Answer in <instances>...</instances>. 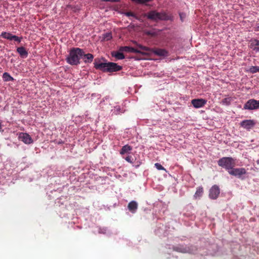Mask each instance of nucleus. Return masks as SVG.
<instances>
[{
	"label": "nucleus",
	"mask_w": 259,
	"mask_h": 259,
	"mask_svg": "<svg viewBox=\"0 0 259 259\" xmlns=\"http://www.w3.org/2000/svg\"><path fill=\"white\" fill-rule=\"evenodd\" d=\"M173 249L175 251L182 253H186L187 252L186 248H184L182 246H176L174 247Z\"/></svg>",
	"instance_id": "obj_24"
},
{
	"label": "nucleus",
	"mask_w": 259,
	"mask_h": 259,
	"mask_svg": "<svg viewBox=\"0 0 259 259\" xmlns=\"http://www.w3.org/2000/svg\"><path fill=\"white\" fill-rule=\"evenodd\" d=\"M84 55V51L79 48H73L70 49L66 62L71 65H77L80 64V60Z\"/></svg>",
	"instance_id": "obj_1"
},
{
	"label": "nucleus",
	"mask_w": 259,
	"mask_h": 259,
	"mask_svg": "<svg viewBox=\"0 0 259 259\" xmlns=\"http://www.w3.org/2000/svg\"><path fill=\"white\" fill-rule=\"evenodd\" d=\"M22 39V37H18L15 35H14V36L12 37V40H14L15 41L18 42V43H20Z\"/></svg>",
	"instance_id": "obj_27"
},
{
	"label": "nucleus",
	"mask_w": 259,
	"mask_h": 259,
	"mask_svg": "<svg viewBox=\"0 0 259 259\" xmlns=\"http://www.w3.org/2000/svg\"><path fill=\"white\" fill-rule=\"evenodd\" d=\"M154 165H155V167L158 170H165V169L164 168V167L163 166H162L160 163H155Z\"/></svg>",
	"instance_id": "obj_28"
},
{
	"label": "nucleus",
	"mask_w": 259,
	"mask_h": 259,
	"mask_svg": "<svg viewBox=\"0 0 259 259\" xmlns=\"http://www.w3.org/2000/svg\"><path fill=\"white\" fill-rule=\"evenodd\" d=\"M232 99L231 97L225 98L222 100V104L224 105L228 106L230 105Z\"/></svg>",
	"instance_id": "obj_23"
},
{
	"label": "nucleus",
	"mask_w": 259,
	"mask_h": 259,
	"mask_svg": "<svg viewBox=\"0 0 259 259\" xmlns=\"http://www.w3.org/2000/svg\"><path fill=\"white\" fill-rule=\"evenodd\" d=\"M207 101L203 99H195L191 101V103L195 108H199L203 107Z\"/></svg>",
	"instance_id": "obj_12"
},
{
	"label": "nucleus",
	"mask_w": 259,
	"mask_h": 259,
	"mask_svg": "<svg viewBox=\"0 0 259 259\" xmlns=\"http://www.w3.org/2000/svg\"><path fill=\"white\" fill-rule=\"evenodd\" d=\"M18 138L26 144H30L33 142V140L30 136L27 133H20L18 136Z\"/></svg>",
	"instance_id": "obj_9"
},
{
	"label": "nucleus",
	"mask_w": 259,
	"mask_h": 259,
	"mask_svg": "<svg viewBox=\"0 0 259 259\" xmlns=\"http://www.w3.org/2000/svg\"><path fill=\"white\" fill-rule=\"evenodd\" d=\"M249 72L251 73H255L259 72V66H251L249 70Z\"/></svg>",
	"instance_id": "obj_25"
},
{
	"label": "nucleus",
	"mask_w": 259,
	"mask_h": 259,
	"mask_svg": "<svg viewBox=\"0 0 259 259\" xmlns=\"http://www.w3.org/2000/svg\"><path fill=\"white\" fill-rule=\"evenodd\" d=\"M146 34L149 35L154 36V35H155V33L153 32H152V31H148L146 32Z\"/></svg>",
	"instance_id": "obj_31"
},
{
	"label": "nucleus",
	"mask_w": 259,
	"mask_h": 259,
	"mask_svg": "<svg viewBox=\"0 0 259 259\" xmlns=\"http://www.w3.org/2000/svg\"><path fill=\"white\" fill-rule=\"evenodd\" d=\"M259 108V101L250 99L244 104L243 109L245 110H255Z\"/></svg>",
	"instance_id": "obj_5"
},
{
	"label": "nucleus",
	"mask_w": 259,
	"mask_h": 259,
	"mask_svg": "<svg viewBox=\"0 0 259 259\" xmlns=\"http://www.w3.org/2000/svg\"><path fill=\"white\" fill-rule=\"evenodd\" d=\"M255 124V122L253 120L247 119L244 120L240 122V125L244 128L250 131Z\"/></svg>",
	"instance_id": "obj_10"
},
{
	"label": "nucleus",
	"mask_w": 259,
	"mask_h": 259,
	"mask_svg": "<svg viewBox=\"0 0 259 259\" xmlns=\"http://www.w3.org/2000/svg\"><path fill=\"white\" fill-rule=\"evenodd\" d=\"M14 35L12 33L7 32H3L0 35L2 37L10 40H12V37Z\"/></svg>",
	"instance_id": "obj_19"
},
{
	"label": "nucleus",
	"mask_w": 259,
	"mask_h": 259,
	"mask_svg": "<svg viewBox=\"0 0 259 259\" xmlns=\"http://www.w3.org/2000/svg\"><path fill=\"white\" fill-rule=\"evenodd\" d=\"M112 38V36L111 33H106L104 34L103 38L105 40H109Z\"/></svg>",
	"instance_id": "obj_26"
},
{
	"label": "nucleus",
	"mask_w": 259,
	"mask_h": 259,
	"mask_svg": "<svg viewBox=\"0 0 259 259\" xmlns=\"http://www.w3.org/2000/svg\"><path fill=\"white\" fill-rule=\"evenodd\" d=\"M138 203L135 201H131L127 205V207L128 210L132 212V213H135L138 209Z\"/></svg>",
	"instance_id": "obj_15"
},
{
	"label": "nucleus",
	"mask_w": 259,
	"mask_h": 259,
	"mask_svg": "<svg viewBox=\"0 0 259 259\" xmlns=\"http://www.w3.org/2000/svg\"><path fill=\"white\" fill-rule=\"evenodd\" d=\"M254 31H259V23H256L254 27Z\"/></svg>",
	"instance_id": "obj_32"
},
{
	"label": "nucleus",
	"mask_w": 259,
	"mask_h": 259,
	"mask_svg": "<svg viewBox=\"0 0 259 259\" xmlns=\"http://www.w3.org/2000/svg\"><path fill=\"white\" fill-rule=\"evenodd\" d=\"M121 69L122 67L121 66L118 65L115 63H108L107 72H111L117 71L120 70Z\"/></svg>",
	"instance_id": "obj_14"
},
{
	"label": "nucleus",
	"mask_w": 259,
	"mask_h": 259,
	"mask_svg": "<svg viewBox=\"0 0 259 259\" xmlns=\"http://www.w3.org/2000/svg\"><path fill=\"white\" fill-rule=\"evenodd\" d=\"M203 193V189L202 187H199L197 189V190L195 193L194 196L197 197H200L202 195Z\"/></svg>",
	"instance_id": "obj_22"
},
{
	"label": "nucleus",
	"mask_w": 259,
	"mask_h": 259,
	"mask_svg": "<svg viewBox=\"0 0 259 259\" xmlns=\"http://www.w3.org/2000/svg\"><path fill=\"white\" fill-rule=\"evenodd\" d=\"M122 52H112L111 55L112 57H115L116 59L122 60L124 58V56L122 53Z\"/></svg>",
	"instance_id": "obj_18"
},
{
	"label": "nucleus",
	"mask_w": 259,
	"mask_h": 259,
	"mask_svg": "<svg viewBox=\"0 0 259 259\" xmlns=\"http://www.w3.org/2000/svg\"><path fill=\"white\" fill-rule=\"evenodd\" d=\"M94 67L96 69L103 72H107L108 63L101 62L99 59H96L94 61Z\"/></svg>",
	"instance_id": "obj_7"
},
{
	"label": "nucleus",
	"mask_w": 259,
	"mask_h": 259,
	"mask_svg": "<svg viewBox=\"0 0 259 259\" xmlns=\"http://www.w3.org/2000/svg\"><path fill=\"white\" fill-rule=\"evenodd\" d=\"M82 58L83 59V61L85 63H90L93 60L94 56L92 54H85L84 52V55H82Z\"/></svg>",
	"instance_id": "obj_17"
},
{
	"label": "nucleus",
	"mask_w": 259,
	"mask_h": 259,
	"mask_svg": "<svg viewBox=\"0 0 259 259\" xmlns=\"http://www.w3.org/2000/svg\"><path fill=\"white\" fill-rule=\"evenodd\" d=\"M220 193V190L217 185H213L209 190V196L212 199H216Z\"/></svg>",
	"instance_id": "obj_8"
},
{
	"label": "nucleus",
	"mask_w": 259,
	"mask_h": 259,
	"mask_svg": "<svg viewBox=\"0 0 259 259\" xmlns=\"http://www.w3.org/2000/svg\"><path fill=\"white\" fill-rule=\"evenodd\" d=\"M3 78L5 81H14V79L8 72H5L3 74Z\"/></svg>",
	"instance_id": "obj_20"
},
{
	"label": "nucleus",
	"mask_w": 259,
	"mask_h": 259,
	"mask_svg": "<svg viewBox=\"0 0 259 259\" xmlns=\"http://www.w3.org/2000/svg\"><path fill=\"white\" fill-rule=\"evenodd\" d=\"M180 17L182 21H183V19L185 18V16L183 13H180Z\"/></svg>",
	"instance_id": "obj_33"
},
{
	"label": "nucleus",
	"mask_w": 259,
	"mask_h": 259,
	"mask_svg": "<svg viewBox=\"0 0 259 259\" xmlns=\"http://www.w3.org/2000/svg\"><path fill=\"white\" fill-rule=\"evenodd\" d=\"M125 159L128 162L131 163H133V158L132 157V156H127Z\"/></svg>",
	"instance_id": "obj_30"
},
{
	"label": "nucleus",
	"mask_w": 259,
	"mask_h": 259,
	"mask_svg": "<svg viewBox=\"0 0 259 259\" xmlns=\"http://www.w3.org/2000/svg\"><path fill=\"white\" fill-rule=\"evenodd\" d=\"M246 170L244 168H234L233 167L229 171V174L231 175L240 178L242 175L246 174Z\"/></svg>",
	"instance_id": "obj_6"
},
{
	"label": "nucleus",
	"mask_w": 259,
	"mask_h": 259,
	"mask_svg": "<svg viewBox=\"0 0 259 259\" xmlns=\"http://www.w3.org/2000/svg\"><path fill=\"white\" fill-rule=\"evenodd\" d=\"M17 52L22 58H26L28 56V53L25 48L23 47L17 48Z\"/></svg>",
	"instance_id": "obj_16"
},
{
	"label": "nucleus",
	"mask_w": 259,
	"mask_h": 259,
	"mask_svg": "<svg viewBox=\"0 0 259 259\" xmlns=\"http://www.w3.org/2000/svg\"><path fill=\"white\" fill-rule=\"evenodd\" d=\"M249 47L255 53H259V40L254 38L249 41Z\"/></svg>",
	"instance_id": "obj_13"
},
{
	"label": "nucleus",
	"mask_w": 259,
	"mask_h": 259,
	"mask_svg": "<svg viewBox=\"0 0 259 259\" xmlns=\"http://www.w3.org/2000/svg\"><path fill=\"white\" fill-rule=\"evenodd\" d=\"M137 46L141 50L145 51L147 53L146 55H149L151 53H153L155 55L160 57H166L168 55V52L165 49H150L148 47L143 46L141 45H138Z\"/></svg>",
	"instance_id": "obj_2"
},
{
	"label": "nucleus",
	"mask_w": 259,
	"mask_h": 259,
	"mask_svg": "<svg viewBox=\"0 0 259 259\" xmlns=\"http://www.w3.org/2000/svg\"><path fill=\"white\" fill-rule=\"evenodd\" d=\"M218 165L225 168L229 172L235 165V160L232 157H224L218 161Z\"/></svg>",
	"instance_id": "obj_3"
},
{
	"label": "nucleus",
	"mask_w": 259,
	"mask_h": 259,
	"mask_svg": "<svg viewBox=\"0 0 259 259\" xmlns=\"http://www.w3.org/2000/svg\"><path fill=\"white\" fill-rule=\"evenodd\" d=\"M2 131V123L1 122H0V132Z\"/></svg>",
	"instance_id": "obj_35"
},
{
	"label": "nucleus",
	"mask_w": 259,
	"mask_h": 259,
	"mask_svg": "<svg viewBox=\"0 0 259 259\" xmlns=\"http://www.w3.org/2000/svg\"><path fill=\"white\" fill-rule=\"evenodd\" d=\"M132 147L128 145H126L122 147L120 152V154L123 155L126 153L132 150Z\"/></svg>",
	"instance_id": "obj_21"
},
{
	"label": "nucleus",
	"mask_w": 259,
	"mask_h": 259,
	"mask_svg": "<svg viewBox=\"0 0 259 259\" xmlns=\"http://www.w3.org/2000/svg\"><path fill=\"white\" fill-rule=\"evenodd\" d=\"M119 51L120 52L136 53L143 55H146V54H147L145 51L142 52L133 47L128 46L121 47H120Z\"/></svg>",
	"instance_id": "obj_11"
},
{
	"label": "nucleus",
	"mask_w": 259,
	"mask_h": 259,
	"mask_svg": "<svg viewBox=\"0 0 259 259\" xmlns=\"http://www.w3.org/2000/svg\"><path fill=\"white\" fill-rule=\"evenodd\" d=\"M103 1L105 2H118V0H102Z\"/></svg>",
	"instance_id": "obj_34"
},
{
	"label": "nucleus",
	"mask_w": 259,
	"mask_h": 259,
	"mask_svg": "<svg viewBox=\"0 0 259 259\" xmlns=\"http://www.w3.org/2000/svg\"><path fill=\"white\" fill-rule=\"evenodd\" d=\"M145 16L149 20L154 21L159 20H166L168 19V16L164 12H158L156 11H150L145 14Z\"/></svg>",
	"instance_id": "obj_4"
},
{
	"label": "nucleus",
	"mask_w": 259,
	"mask_h": 259,
	"mask_svg": "<svg viewBox=\"0 0 259 259\" xmlns=\"http://www.w3.org/2000/svg\"><path fill=\"white\" fill-rule=\"evenodd\" d=\"M125 15L127 17L132 16V17L135 18L137 19H138V17L136 16V15L134 13H133L132 12H126V13H125Z\"/></svg>",
	"instance_id": "obj_29"
}]
</instances>
